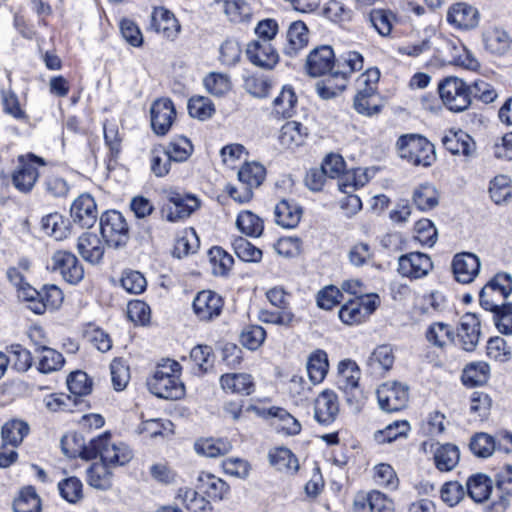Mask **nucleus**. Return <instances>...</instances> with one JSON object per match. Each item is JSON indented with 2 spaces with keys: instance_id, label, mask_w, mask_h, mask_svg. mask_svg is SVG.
I'll return each mask as SVG.
<instances>
[{
  "instance_id": "nucleus-13",
  "label": "nucleus",
  "mask_w": 512,
  "mask_h": 512,
  "mask_svg": "<svg viewBox=\"0 0 512 512\" xmlns=\"http://www.w3.org/2000/svg\"><path fill=\"white\" fill-rule=\"evenodd\" d=\"M223 305L222 297L211 290L198 292L192 304L195 315L201 321H211L220 316Z\"/></svg>"
},
{
  "instance_id": "nucleus-23",
  "label": "nucleus",
  "mask_w": 512,
  "mask_h": 512,
  "mask_svg": "<svg viewBox=\"0 0 512 512\" xmlns=\"http://www.w3.org/2000/svg\"><path fill=\"white\" fill-rule=\"evenodd\" d=\"M447 21L458 29H473L478 25L479 12L467 3H455L447 12Z\"/></svg>"
},
{
  "instance_id": "nucleus-10",
  "label": "nucleus",
  "mask_w": 512,
  "mask_h": 512,
  "mask_svg": "<svg viewBox=\"0 0 512 512\" xmlns=\"http://www.w3.org/2000/svg\"><path fill=\"white\" fill-rule=\"evenodd\" d=\"M52 271L58 272L70 284H78L84 277V268L75 254L58 250L51 257Z\"/></svg>"
},
{
  "instance_id": "nucleus-55",
  "label": "nucleus",
  "mask_w": 512,
  "mask_h": 512,
  "mask_svg": "<svg viewBox=\"0 0 512 512\" xmlns=\"http://www.w3.org/2000/svg\"><path fill=\"white\" fill-rule=\"evenodd\" d=\"M237 228L247 236L259 237L264 230L263 220L249 210L241 211L236 219Z\"/></svg>"
},
{
  "instance_id": "nucleus-11",
  "label": "nucleus",
  "mask_w": 512,
  "mask_h": 512,
  "mask_svg": "<svg viewBox=\"0 0 512 512\" xmlns=\"http://www.w3.org/2000/svg\"><path fill=\"white\" fill-rule=\"evenodd\" d=\"M480 336V319L478 316L470 312L462 315L457 328L455 343L463 350L472 352L477 347Z\"/></svg>"
},
{
  "instance_id": "nucleus-19",
  "label": "nucleus",
  "mask_w": 512,
  "mask_h": 512,
  "mask_svg": "<svg viewBox=\"0 0 512 512\" xmlns=\"http://www.w3.org/2000/svg\"><path fill=\"white\" fill-rule=\"evenodd\" d=\"M70 215L81 227H92L98 218L97 205L90 194H81L72 203Z\"/></svg>"
},
{
  "instance_id": "nucleus-28",
  "label": "nucleus",
  "mask_w": 512,
  "mask_h": 512,
  "mask_svg": "<svg viewBox=\"0 0 512 512\" xmlns=\"http://www.w3.org/2000/svg\"><path fill=\"white\" fill-rule=\"evenodd\" d=\"M275 222L286 229L295 228L302 217L303 211L294 200L282 199L275 206Z\"/></svg>"
},
{
  "instance_id": "nucleus-29",
  "label": "nucleus",
  "mask_w": 512,
  "mask_h": 512,
  "mask_svg": "<svg viewBox=\"0 0 512 512\" xmlns=\"http://www.w3.org/2000/svg\"><path fill=\"white\" fill-rule=\"evenodd\" d=\"M152 26L157 33L168 39H173L180 31V25L174 14L164 7L154 8L152 12Z\"/></svg>"
},
{
  "instance_id": "nucleus-46",
  "label": "nucleus",
  "mask_w": 512,
  "mask_h": 512,
  "mask_svg": "<svg viewBox=\"0 0 512 512\" xmlns=\"http://www.w3.org/2000/svg\"><path fill=\"white\" fill-rule=\"evenodd\" d=\"M265 177V167L257 162L245 163L238 171V179L241 185H245L252 190L259 187Z\"/></svg>"
},
{
  "instance_id": "nucleus-3",
  "label": "nucleus",
  "mask_w": 512,
  "mask_h": 512,
  "mask_svg": "<svg viewBox=\"0 0 512 512\" xmlns=\"http://www.w3.org/2000/svg\"><path fill=\"white\" fill-rule=\"evenodd\" d=\"M396 147L399 157L413 166L427 168L436 161L434 145L420 134L401 135Z\"/></svg>"
},
{
  "instance_id": "nucleus-56",
  "label": "nucleus",
  "mask_w": 512,
  "mask_h": 512,
  "mask_svg": "<svg viewBox=\"0 0 512 512\" xmlns=\"http://www.w3.org/2000/svg\"><path fill=\"white\" fill-rule=\"evenodd\" d=\"M469 449L478 458H488L496 451V439L488 433H475L469 442Z\"/></svg>"
},
{
  "instance_id": "nucleus-38",
  "label": "nucleus",
  "mask_w": 512,
  "mask_h": 512,
  "mask_svg": "<svg viewBox=\"0 0 512 512\" xmlns=\"http://www.w3.org/2000/svg\"><path fill=\"white\" fill-rule=\"evenodd\" d=\"M355 110L364 116H373L381 111L382 106L377 102V95L373 87L360 89L354 97Z\"/></svg>"
},
{
  "instance_id": "nucleus-61",
  "label": "nucleus",
  "mask_w": 512,
  "mask_h": 512,
  "mask_svg": "<svg viewBox=\"0 0 512 512\" xmlns=\"http://www.w3.org/2000/svg\"><path fill=\"white\" fill-rule=\"evenodd\" d=\"M188 112L193 118L201 121L207 120L215 113L213 102L204 96H193L188 101Z\"/></svg>"
},
{
  "instance_id": "nucleus-12",
  "label": "nucleus",
  "mask_w": 512,
  "mask_h": 512,
  "mask_svg": "<svg viewBox=\"0 0 512 512\" xmlns=\"http://www.w3.org/2000/svg\"><path fill=\"white\" fill-rule=\"evenodd\" d=\"M433 263L427 254L411 252L398 259V272L410 279L422 278L432 270Z\"/></svg>"
},
{
  "instance_id": "nucleus-34",
  "label": "nucleus",
  "mask_w": 512,
  "mask_h": 512,
  "mask_svg": "<svg viewBox=\"0 0 512 512\" xmlns=\"http://www.w3.org/2000/svg\"><path fill=\"white\" fill-rule=\"evenodd\" d=\"M231 443L223 438H200L194 443V450L198 455L216 458L229 453Z\"/></svg>"
},
{
  "instance_id": "nucleus-8",
  "label": "nucleus",
  "mask_w": 512,
  "mask_h": 512,
  "mask_svg": "<svg viewBox=\"0 0 512 512\" xmlns=\"http://www.w3.org/2000/svg\"><path fill=\"white\" fill-rule=\"evenodd\" d=\"M97 457L108 466H123L133 458L132 450L123 442H112L110 434L97 437Z\"/></svg>"
},
{
  "instance_id": "nucleus-41",
  "label": "nucleus",
  "mask_w": 512,
  "mask_h": 512,
  "mask_svg": "<svg viewBox=\"0 0 512 512\" xmlns=\"http://www.w3.org/2000/svg\"><path fill=\"white\" fill-rule=\"evenodd\" d=\"M364 66V58L357 51H348L335 57V75L347 78L354 72L360 71Z\"/></svg>"
},
{
  "instance_id": "nucleus-52",
  "label": "nucleus",
  "mask_w": 512,
  "mask_h": 512,
  "mask_svg": "<svg viewBox=\"0 0 512 512\" xmlns=\"http://www.w3.org/2000/svg\"><path fill=\"white\" fill-rule=\"evenodd\" d=\"M28 433L29 425L22 420L8 421L3 425L1 431L3 442L13 448L20 445Z\"/></svg>"
},
{
  "instance_id": "nucleus-4",
  "label": "nucleus",
  "mask_w": 512,
  "mask_h": 512,
  "mask_svg": "<svg viewBox=\"0 0 512 512\" xmlns=\"http://www.w3.org/2000/svg\"><path fill=\"white\" fill-rule=\"evenodd\" d=\"M46 165L45 159L27 153L18 156V164L12 173L13 186L22 193H29L39 178V167Z\"/></svg>"
},
{
  "instance_id": "nucleus-2",
  "label": "nucleus",
  "mask_w": 512,
  "mask_h": 512,
  "mask_svg": "<svg viewBox=\"0 0 512 512\" xmlns=\"http://www.w3.org/2000/svg\"><path fill=\"white\" fill-rule=\"evenodd\" d=\"M181 366L174 360L167 359L158 364L154 373L147 379L151 393L163 399L176 400L185 394L184 384L180 380Z\"/></svg>"
},
{
  "instance_id": "nucleus-42",
  "label": "nucleus",
  "mask_w": 512,
  "mask_h": 512,
  "mask_svg": "<svg viewBox=\"0 0 512 512\" xmlns=\"http://www.w3.org/2000/svg\"><path fill=\"white\" fill-rule=\"evenodd\" d=\"M41 225L43 231L56 240H63L70 234L69 220L57 212L44 216Z\"/></svg>"
},
{
  "instance_id": "nucleus-14",
  "label": "nucleus",
  "mask_w": 512,
  "mask_h": 512,
  "mask_svg": "<svg viewBox=\"0 0 512 512\" xmlns=\"http://www.w3.org/2000/svg\"><path fill=\"white\" fill-rule=\"evenodd\" d=\"M150 115L154 133L159 136L166 135L176 117L173 102L168 98L156 100L151 106Z\"/></svg>"
},
{
  "instance_id": "nucleus-21",
  "label": "nucleus",
  "mask_w": 512,
  "mask_h": 512,
  "mask_svg": "<svg viewBox=\"0 0 512 512\" xmlns=\"http://www.w3.org/2000/svg\"><path fill=\"white\" fill-rule=\"evenodd\" d=\"M167 219L176 222L188 218L200 206L199 200L192 195L171 192L168 196Z\"/></svg>"
},
{
  "instance_id": "nucleus-44",
  "label": "nucleus",
  "mask_w": 512,
  "mask_h": 512,
  "mask_svg": "<svg viewBox=\"0 0 512 512\" xmlns=\"http://www.w3.org/2000/svg\"><path fill=\"white\" fill-rule=\"evenodd\" d=\"M338 374L337 385L340 390L349 391L359 386L360 370L354 361H341L338 365Z\"/></svg>"
},
{
  "instance_id": "nucleus-6",
  "label": "nucleus",
  "mask_w": 512,
  "mask_h": 512,
  "mask_svg": "<svg viewBox=\"0 0 512 512\" xmlns=\"http://www.w3.org/2000/svg\"><path fill=\"white\" fill-rule=\"evenodd\" d=\"M100 232L105 242L114 248L125 246L129 240L126 219L116 210H109L101 215Z\"/></svg>"
},
{
  "instance_id": "nucleus-18",
  "label": "nucleus",
  "mask_w": 512,
  "mask_h": 512,
  "mask_svg": "<svg viewBox=\"0 0 512 512\" xmlns=\"http://www.w3.org/2000/svg\"><path fill=\"white\" fill-rule=\"evenodd\" d=\"M97 438H93L88 444L85 443L84 438L76 433L67 434L61 439V448L63 453L70 457L76 458L81 457L86 460L97 458L98 448Z\"/></svg>"
},
{
  "instance_id": "nucleus-47",
  "label": "nucleus",
  "mask_w": 512,
  "mask_h": 512,
  "mask_svg": "<svg viewBox=\"0 0 512 512\" xmlns=\"http://www.w3.org/2000/svg\"><path fill=\"white\" fill-rule=\"evenodd\" d=\"M490 367L486 362L468 364L462 373V382L467 387H476L485 384L489 379Z\"/></svg>"
},
{
  "instance_id": "nucleus-25",
  "label": "nucleus",
  "mask_w": 512,
  "mask_h": 512,
  "mask_svg": "<svg viewBox=\"0 0 512 512\" xmlns=\"http://www.w3.org/2000/svg\"><path fill=\"white\" fill-rule=\"evenodd\" d=\"M355 512H394V504L385 494L373 490L358 495L354 500Z\"/></svg>"
},
{
  "instance_id": "nucleus-9",
  "label": "nucleus",
  "mask_w": 512,
  "mask_h": 512,
  "mask_svg": "<svg viewBox=\"0 0 512 512\" xmlns=\"http://www.w3.org/2000/svg\"><path fill=\"white\" fill-rule=\"evenodd\" d=\"M376 394L379 407L385 412H395L405 408L409 398L408 386L397 381L381 384Z\"/></svg>"
},
{
  "instance_id": "nucleus-33",
  "label": "nucleus",
  "mask_w": 512,
  "mask_h": 512,
  "mask_svg": "<svg viewBox=\"0 0 512 512\" xmlns=\"http://www.w3.org/2000/svg\"><path fill=\"white\" fill-rule=\"evenodd\" d=\"M297 96L290 85L282 87L279 95L273 100L272 114L277 118H290L295 113Z\"/></svg>"
},
{
  "instance_id": "nucleus-26",
  "label": "nucleus",
  "mask_w": 512,
  "mask_h": 512,
  "mask_svg": "<svg viewBox=\"0 0 512 512\" xmlns=\"http://www.w3.org/2000/svg\"><path fill=\"white\" fill-rule=\"evenodd\" d=\"M219 382L226 393L249 396L255 391L254 379L248 373H226Z\"/></svg>"
},
{
  "instance_id": "nucleus-51",
  "label": "nucleus",
  "mask_w": 512,
  "mask_h": 512,
  "mask_svg": "<svg viewBox=\"0 0 512 512\" xmlns=\"http://www.w3.org/2000/svg\"><path fill=\"white\" fill-rule=\"evenodd\" d=\"M86 473L90 486L101 490L111 487L112 473L109 471V466L103 461L91 464Z\"/></svg>"
},
{
  "instance_id": "nucleus-45",
  "label": "nucleus",
  "mask_w": 512,
  "mask_h": 512,
  "mask_svg": "<svg viewBox=\"0 0 512 512\" xmlns=\"http://www.w3.org/2000/svg\"><path fill=\"white\" fill-rule=\"evenodd\" d=\"M0 94L3 112L17 121L28 123L29 116L22 108L17 94L11 89H1Z\"/></svg>"
},
{
  "instance_id": "nucleus-57",
  "label": "nucleus",
  "mask_w": 512,
  "mask_h": 512,
  "mask_svg": "<svg viewBox=\"0 0 512 512\" xmlns=\"http://www.w3.org/2000/svg\"><path fill=\"white\" fill-rule=\"evenodd\" d=\"M193 152L191 141L184 136L174 137L167 147L165 153L172 162H185Z\"/></svg>"
},
{
  "instance_id": "nucleus-15",
  "label": "nucleus",
  "mask_w": 512,
  "mask_h": 512,
  "mask_svg": "<svg viewBox=\"0 0 512 512\" xmlns=\"http://www.w3.org/2000/svg\"><path fill=\"white\" fill-rule=\"evenodd\" d=\"M306 71L312 77H319L335 70V54L328 45L313 49L306 59Z\"/></svg>"
},
{
  "instance_id": "nucleus-17",
  "label": "nucleus",
  "mask_w": 512,
  "mask_h": 512,
  "mask_svg": "<svg viewBox=\"0 0 512 512\" xmlns=\"http://www.w3.org/2000/svg\"><path fill=\"white\" fill-rule=\"evenodd\" d=\"M339 414V402L332 390L322 391L314 401V419L320 425L332 424Z\"/></svg>"
},
{
  "instance_id": "nucleus-27",
  "label": "nucleus",
  "mask_w": 512,
  "mask_h": 512,
  "mask_svg": "<svg viewBox=\"0 0 512 512\" xmlns=\"http://www.w3.org/2000/svg\"><path fill=\"white\" fill-rule=\"evenodd\" d=\"M197 489L214 501L224 499L229 491V485L211 473L201 472L197 478Z\"/></svg>"
},
{
  "instance_id": "nucleus-16",
  "label": "nucleus",
  "mask_w": 512,
  "mask_h": 512,
  "mask_svg": "<svg viewBox=\"0 0 512 512\" xmlns=\"http://www.w3.org/2000/svg\"><path fill=\"white\" fill-rule=\"evenodd\" d=\"M481 268L479 257L471 252L457 253L452 260V270L457 282L472 283L478 276Z\"/></svg>"
},
{
  "instance_id": "nucleus-58",
  "label": "nucleus",
  "mask_w": 512,
  "mask_h": 512,
  "mask_svg": "<svg viewBox=\"0 0 512 512\" xmlns=\"http://www.w3.org/2000/svg\"><path fill=\"white\" fill-rule=\"evenodd\" d=\"M15 512H40L41 500L32 486L23 488L13 503Z\"/></svg>"
},
{
  "instance_id": "nucleus-64",
  "label": "nucleus",
  "mask_w": 512,
  "mask_h": 512,
  "mask_svg": "<svg viewBox=\"0 0 512 512\" xmlns=\"http://www.w3.org/2000/svg\"><path fill=\"white\" fill-rule=\"evenodd\" d=\"M493 312V321L502 334H512V303L498 304L496 309H486Z\"/></svg>"
},
{
  "instance_id": "nucleus-30",
  "label": "nucleus",
  "mask_w": 512,
  "mask_h": 512,
  "mask_svg": "<svg viewBox=\"0 0 512 512\" xmlns=\"http://www.w3.org/2000/svg\"><path fill=\"white\" fill-rule=\"evenodd\" d=\"M433 461L440 472H450L460 461V449L452 443L438 444L433 452Z\"/></svg>"
},
{
  "instance_id": "nucleus-31",
  "label": "nucleus",
  "mask_w": 512,
  "mask_h": 512,
  "mask_svg": "<svg viewBox=\"0 0 512 512\" xmlns=\"http://www.w3.org/2000/svg\"><path fill=\"white\" fill-rule=\"evenodd\" d=\"M485 49L494 55H504L511 46V38L508 33L499 28L492 27L483 33Z\"/></svg>"
},
{
  "instance_id": "nucleus-7",
  "label": "nucleus",
  "mask_w": 512,
  "mask_h": 512,
  "mask_svg": "<svg viewBox=\"0 0 512 512\" xmlns=\"http://www.w3.org/2000/svg\"><path fill=\"white\" fill-rule=\"evenodd\" d=\"M512 292V277L507 273L496 274L480 291L483 309H496Z\"/></svg>"
},
{
  "instance_id": "nucleus-40",
  "label": "nucleus",
  "mask_w": 512,
  "mask_h": 512,
  "mask_svg": "<svg viewBox=\"0 0 512 512\" xmlns=\"http://www.w3.org/2000/svg\"><path fill=\"white\" fill-rule=\"evenodd\" d=\"M412 201L420 211H430L439 204V193L434 185L423 183L414 189Z\"/></svg>"
},
{
  "instance_id": "nucleus-43",
  "label": "nucleus",
  "mask_w": 512,
  "mask_h": 512,
  "mask_svg": "<svg viewBox=\"0 0 512 512\" xmlns=\"http://www.w3.org/2000/svg\"><path fill=\"white\" fill-rule=\"evenodd\" d=\"M306 368L310 381L314 385L321 383L329 369L327 353L323 350L313 352L308 358Z\"/></svg>"
},
{
  "instance_id": "nucleus-54",
  "label": "nucleus",
  "mask_w": 512,
  "mask_h": 512,
  "mask_svg": "<svg viewBox=\"0 0 512 512\" xmlns=\"http://www.w3.org/2000/svg\"><path fill=\"white\" fill-rule=\"evenodd\" d=\"M38 351L40 352L38 370L41 373H52L63 367L65 359L60 352L46 346H41Z\"/></svg>"
},
{
  "instance_id": "nucleus-20",
  "label": "nucleus",
  "mask_w": 512,
  "mask_h": 512,
  "mask_svg": "<svg viewBox=\"0 0 512 512\" xmlns=\"http://www.w3.org/2000/svg\"><path fill=\"white\" fill-rule=\"evenodd\" d=\"M246 55L255 66L272 69L279 60L276 49L270 42L254 40L247 45Z\"/></svg>"
},
{
  "instance_id": "nucleus-5",
  "label": "nucleus",
  "mask_w": 512,
  "mask_h": 512,
  "mask_svg": "<svg viewBox=\"0 0 512 512\" xmlns=\"http://www.w3.org/2000/svg\"><path fill=\"white\" fill-rule=\"evenodd\" d=\"M443 104L452 112H462L470 104L469 86L458 77H447L438 85Z\"/></svg>"
},
{
  "instance_id": "nucleus-63",
  "label": "nucleus",
  "mask_w": 512,
  "mask_h": 512,
  "mask_svg": "<svg viewBox=\"0 0 512 512\" xmlns=\"http://www.w3.org/2000/svg\"><path fill=\"white\" fill-rule=\"evenodd\" d=\"M267 412L269 416L279 419V430L285 432L287 435H297L300 433V422L285 409L273 406L269 408Z\"/></svg>"
},
{
  "instance_id": "nucleus-1",
  "label": "nucleus",
  "mask_w": 512,
  "mask_h": 512,
  "mask_svg": "<svg viewBox=\"0 0 512 512\" xmlns=\"http://www.w3.org/2000/svg\"><path fill=\"white\" fill-rule=\"evenodd\" d=\"M7 277L17 289L19 299L27 303V308L37 315L45 313L47 309L54 310L61 306L64 296L61 289L55 285H45L36 290L27 281L19 267H11Z\"/></svg>"
},
{
  "instance_id": "nucleus-37",
  "label": "nucleus",
  "mask_w": 512,
  "mask_h": 512,
  "mask_svg": "<svg viewBox=\"0 0 512 512\" xmlns=\"http://www.w3.org/2000/svg\"><path fill=\"white\" fill-rule=\"evenodd\" d=\"M307 135V128L304 127L300 122L289 121L286 122L281 128L279 141L282 146L288 149H293L294 147L302 145Z\"/></svg>"
},
{
  "instance_id": "nucleus-50",
  "label": "nucleus",
  "mask_w": 512,
  "mask_h": 512,
  "mask_svg": "<svg viewBox=\"0 0 512 512\" xmlns=\"http://www.w3.org/2000/svg\"><path fill=\"white\" fill-rule=\"evenodd\" d=\"M269 461L279 471L294 473L299 468L298 459L285 447H278L269 452Z\"/></svg>"
},
{
  "instance_id": "nucleus-62",
  "label": "nucleus",
  "mask_w": 512,
  "mask_h": 512,
  "mask_svg": "<svg viewBox=\"0 0 512 512\" xmlns=\"http://www.w3.org/2000/svg\"><path fill=\"white\" fill-rule=\"evenodd\" d=\"M206 90L216 96L221 97L231 89V80L227 74L219 72L209 73L203 80Z\"/></svg>"
},
{
  "instance_id": "nucleus-39",
  "label": "nucleus",
  "mask_w": 512,
  "mask_h": 512,
  "mask_svg": "<svg viewBox=\"0 0 512 512\" xmlns=\"http://www.w3.org/2000/svg\"><path fill=\"white\" fill-rule=\"evenodd\" d=\"M213 7L220 8L231 22H243L250 16L246 0H213Z\"/></svg>"
},
{
  "instance_id": "nucleus-24",
  "label": "nucleus",
  "mask_w": 512,
  "mask_h": 512,
  "mask_svg": "<svg viewBox=\"0 0 512 512\" xmlns=\"http://www.w3.org/2000/svg\"><path fill=\"white\" fill-rule=\"evenodd\" d=\"M77 250L86 262L95 265L102 261L105 245L97 234L85 232L78 238Z\"/></svg>"
},
{
  "instance_id": "nucleus-49",
  "label": "nucleus",
  "mask_w": 512,
  "mask_h": 512,
  "mask_svg": "<svg viewBox=\"0 0 512 512\" xmlns=\"http://www.w3.org/2000/svg\"><path fill=\"white\" fill-rule=\"evenodd\" d=\"M176 500L189 512H207L210 510V503L192 488H180Z\"/></svg>"
},
{
  "instance_id": "nucleus-53",
  "label": "nucleus",
  "mask_w": 512,
  "mask_h": 512,
  "mask_svg": "<svg viewBox=\"0 0 512 512\" xmlns=\"http://www.w3.org/2000/svg\"><path fill=\"white\" fill-rule=\"evenodd\" d=\"M410 431V424L406 420H397L388 424L384 429L374 433V439L379 444L391 443L404 438Z\"/></svg>"
},
{
  "instance_id": "nucleus-48",
  "label": "nucleus",
  "mask_w": 512,
  "mask_h": 512,
  "mask_svg": "<svg viewBox=\"0 0 512 512\" xmlns=\"http://www.w3.org/2000/svg\"><path fill=\"white\" fill-rule=\"evenodd\" d=\"M427 341L438 348H444L449 343H455L452 327L442 322L432 323L426 330Z\"/></svg>"
},
{
  "instance_id": "nucleus-22",
  "label": "nucleus",
  "mask_w": 512,
  "mask_h": 512,
  "mask_svg": "<svg viewBox=\"0 0 512 512\" xmlns=\"http://www.w3.org/2000/svg\"><path fill=\"white\" fill-rule=\"evenodd\" d=\"M442 144L452 155L471 157L476 151L475 141L463 130H449L442 137Z\"/></svg>"
},
{
  "instance_id": "nucleus-32",
  "label": "nucleus",
  "mask_w": 512,
  "mask_h": 512,
  "mask_svg": "<svg viewBox=\"0 0 512 512\" xmlns=\"http://www.w3.org/2000/svg\"><path fill=\"white\" fill-rule=\"evenodd\" d=\"M308 44V28L302 21H295L290 24L287 31V44L283 51L286 55L293 57Z\"/></svg>"
},
{
  "instance_id": "nucleus-59",
  "label": "nucleus",
  "mask_w": 512,
  "mask_h": 512,
  "mask_svg": "<svg viewBox=\"0 0 512 512\" xmlns=\"http://www.w3.org/2000/svg\"><path fill=\"white\" fill-rule=\"evenodd\" d=\"M345 77H336L335 70L325 80L318 82L316 90L318 95L325 100L338 96L346 88Z\"/></svg>"
},
{
  "instance_id": "nucleus-60",
  "label": "nucleus",
  "mask_w": 512,
  "mask_h": 512,
  "mask_svg": "<svg viewBox=\"0 0 512 512\" xmlns=\"http://www.w3.org/2000/svg\"><path fill=\"white\" fill-rule=\"evenodd\" d=\"M208 256L212 265V272L216 276L226 275L234 263L232 256L219 246L212 247Z\"/></svg>"
},
{
  "instance_id": "nucleus-36",
  "label": "nucleus",
  "mask_w": 512,
  "mask_h": 512,
  "mask_svg": "<svg viewBox=\"0 0 512 512\" xmlns=\"http://www.w3.org/2000/svg\"><path fill=\"white\" fill-rule=\"evenodd\" d=\"M468 496L477 503H482L492 494L491 479L485 474H475L468 478L466 490Z\"/></svg>"
},
{
  "instance_id": "nucleus-35",
  "label": "nucleus",
  "mask_w": 512,
  "mask_h": 512,
  "mask_svg": "<svg viewBox=\"0 0 512 512\" xmlns=\"http://www.w3.org/2000/svg\"><path fill=\"white\" fill-rule=\"evenodd\" d=\"M394 360L392 347L384 344L374 349L367 359V365L372 374H382L392 368Z\"/></svg>"
}]
</instances>
